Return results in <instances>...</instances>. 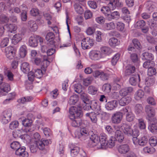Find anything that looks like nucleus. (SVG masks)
Listing matches in <instances>:
<instances>
[{"label":"nucleus","instance_id":"obj_42","mask_svg":"<svg viewBox=\"0 0 157 157\" xmlns=\"http://www.w3.org/2000/svg\"><path fill=\"white\" fill-rule=\"evenodd\" d=\"M120 17L119 13L117 11H115L112 13L111 14L108 15V19L109 20H111L112 19L117 20Z\"/></svg>","mask_w":157,"mask_h":157},{"label":"nucleus","instance_id":"obj_47","mask_svg":"<svg viewBox=\"0 0 157 157\" xmlns=\"http://www.w3.org/2000/svg\"><path fill=\"white\" fill-rule=\"evenodd\" d=\"M78 100V97L77 95H74L71 96L68 101L70 105H74Z\"/></svg>","mask_w":157,"mask_h":157},{"label":"nucleus","instance_id":"obj_29","mask_svg":"<svg viewBox=\"0 0 157 157\" xmlns=\"http://www.w3.org/2000/svg\"><path fill=\"white\" fill-rule=\"evenodd\" d=\"M155 3L151 1H148L145 4L147 10L151 12L156 9Z\"/></svg>","mask_w":157,"mask_h":157},{"label":"nucleus","instance_id":"obj_59","mask_svg":"<svg viewBox=\"0 0 157 157\" xmlns=\"http://www.w3.org/2000/svg\"><path fill=\"white\" fill-rule=\"evenodd\" d=\"M143 109V107L141 104H136L135 107V111L136 114L141 113Z\"/></svg>","mask_w":157,"mask_h":157},{"label":"nucleus","instance_id":"obj_34","mask_svg":"<svg viewBox=\"0 0 157 157\" xmlns=\"http://www.w3.org/2000/svg\"><path fill=\"white\" fill-rule=\"evenodd\" d=\"M27 53V46L25 45H22L19 49V54L21 57L24 58Z\"/></svg>","mask_w":157,"mask_h":157},{"label":"nucleus","instance_id":"obj_53","mask_svg":"<svg viewBox=\"0 0 157 157\" xmlns=\"http://www.w3.org/2000/svg\"><path fill=\"white\" fill-rule=\"evenodd\" d=\"M10 147L13 150H17L21 147L20 143L17 141H14L10 144Z\"/></svg>","mask_w":157,"mask_h":157},{"label":"nucleus","instance_id":"obj_4","mask_svg":"<svg viewBox=\"0 0 157 157\" xmlns=\"http://www.w3.org/2000/svg\"><path fill=\"white\" fill-rule=\"evenodd\" d=\"M34 144H31L30 147V151L32 153L36 152L38 148L40 150H43L45 145H47L49 143L48 140H44L43 141L38 142V143H34Z\"/></svg>","mask_w":157,"mask_h":157},{"label":"nucleus","instance_id":"obj_14","mask_svg":"<svg viewBox=\"0 0 157 157\" xmlns=\"http://www.w3.org/2000/svg\"><path fill=\"white\" fill-rule=\"evenodd\" d=\"M122 117V113L121 112H117L114 113L112 116V122L114 124L119 123L121 121Z\"/></svg>","mask_w":157,"mask_h":157},{"label":"nucleus","instance_id":"obj_33","mask_svg":"<svg viewBox=\"0 0 157 157\" xmlns=\"http://www.w3.org/2000/svg\"><path fill=\"white\" fill-rule=\"evenodd\" d=\"M123 109L124 112H128L126 117V120L128 122L132 121L135 118V116L134 114L131 112H128V110L126 108H124Z\"/></svg>","mask_w":157,"mask_h":157},{"label":"nucleus","instance_id":"obj_18","mask_svg":"<svg viewBox=\"0 0 157 157\" xmlns=\"http://www.w3.org/2000/svg\"><path fill=\"white\" fill-rule=\"evenodd\" d=\"M123 5V3L119 0H111L109 3V6L112 10H114L116 7H121Z\"/></svg>","mask_w":157,"mask_h":157},{"label":"nucleus","instance_id":"obj_21","mask_svg":"<svg viewBox=\"0 0 157 157\" xmlns=\"http://www.w3.org/2000/svg\"><path fill=\"white\" fill-rule=\"evenodd\" d=\"M28 26L32 32H35L36 31L38 28V26L35 21L30 20L28 21Z\"/></svg>","mask_w":157,"mask_h":157},{"label":"nucleus","instance_id":"obj_45","mask_svg":"<svg viewBox=\"0 0 157 157\" xmlns=\"http://www.w3.org/2000/svg\"><path fill=\"white\" fill-rule=\"evenodd\" d=\"M88 91L89 94L94 95L97 94L98 91V88L94 86H90L88 87Z\"/></svg>","mask_w":157,"mask_h":157},{"label":"nucleus","instance_id":"obj_6","mask_svg":"<svg viewBox=\"0 0 157 157\" xmlns=\"http://www.w3.org/2000/svg\"><path fill=\"white\" fill-rule=\"evenodd\" d=\"M81 47L84 49H88L90 48L94 44V40L90 37L84 38L82 40Z\"/></svg>","mask_w":157,"mask_h":157},{"label":"nucleus","instance_id":"obj_32","mask_svg":"<svg viewBox=\"0 0 157 157\" xmlns=\"http://www.w3.org/2000/svg\"><path fill=\"white\" fill-rule=\"evenodd\" d=\"M140 81V76L139 75L132 76L129 79L130 83L132 85H136Z\"/></svg>","mask_w":157,"mask_h":157},{"label":"nucleus","instance_id":"obj_12","mask_svg":"<svg viewBox=\"0 0 157 157\" xmlns=\"http://www.w3.org/2000/svg\"><path fill=\"white\" fill-rule=\"evenodd\" d=\"M90 58L94 60H98L102 58L100 51L98 50H92L89 53Z\"/></svg>","mask_w":157,"mask_h":157},{"label":"nucleus","instance_id":"obj_25","mask_svg":"<svg viewBox=\"0 0 157 157\" xmlns=\"http://www.w3.org/2000/svg\"><path fill=\"white\" fill-rule=\"evenodd\" d=\"M133 90V89L131 87L122 88L119 91V94L121 96H125L131 93Z\"/></svg>","mask_w":157,"mask_h":157},{"label":"nucleus","instance_id":"obj_50","mask_svg":"<svg viewBox=\"0 0 157 157\" xmlns=\"http://www.w3.org/2000/svg\"><path fill=\"white\" fill-rule=\"evenodd\" d=\"M150 123L148 127L149 131L152 133H156L157 132V127L155 124H153L152 121Z\"/></svg>","mask_w":157,"mask_h":157},{"label":"nucleus","instance_id":"obj_46","mask_svg":"<svg viewBox=\"0 0 157 157\" xmlns=\"http://www.w3.org/2000/svg\"><path fill=\"white\" fill-rule=\"evenodd\" d=\"M112 89V86L109 83H105L104 84L102 88V90L105 93H109Z\"/></svg>","mask_w":157,"mask_h":157},{"label":"nucleus","instance_id":"obj_16","mask_svg":"<svg viewBox=\"0 0 157 157\" xmlns=\"http://www.w3.org/2000/svg\"><path fill=\"white\" fill-rule=\"evenodd\" d=\"M15 155L18 157H28L29 154L26 151L25 147L23 146L19 149L16 150L15 152Z\"/></svg>","mask_w":157,"mask_h":157},{"label":"nucleus","instance_id":"obj_44","mask_svg":"<svg viewBox=\"0 0 157 157\" xmlns=\"http://www.w3.org/2000/svg\"><path fill=\"white\" fill-rule=\"evenodd\" d=\"M142 59L143 60H151L153 59V55L151 53L148 52H145L143 54Z\"/></svg>","mask_w":157,"mask_h":157},{"label":"nucleus","instance_id":"obj_5","mask_svg":"<svg viewBox=\"0 0 157 157\" xmlns=\"http://www.w3.org/2000/svg\"><path fill=\"white\" fill-rule=\"evenodd\" d=\"M39 41L41 45L43 41V38L37 35L31 36L29 40L28 45L33 48L36 47L38 45Z\"/></svg>","mask_w":157,"mask_h":157},{"label":"nucleus","instance_id":"obj_38","mask_svg":"<svg viewBox=\"0 0 157 157\" xmlns=\"http://www.w3.org/2000/svg\"><path fill=\"white\" fill-rule=\"evenodd\" d=\"M21 69L24 73H27L29 71V64L27 62L22 63L21 66Z\"/></svg>","mask_w":157,"mask_h":157},{"label":"nucleus","instance_id":"obj_51","mask_svg":"<svg viewBox=\"0 0 157 157\" xmlns=\"http://www.w3.org/2000/svg\"><path fill=\"white\" fill-rule=\"evenodd\" d=\"M120 56V54L119 53H117L115 54L113 57L111 63L113 65H115L117 64L118 61Z\"/></svg>","mask_w":157,"mask_h":157},{"label":"nucleus","instance_id":"obj_27","mask_svg":"<svg viewBox=\"0 0 157 157\" xmlns=\"http://www.w3.org/2000/svg\"><path fill=\"white\" fill-rule=\"evenodd\" d=\"M22 35L21 33H18L13 35L12 38V42L14 44H16L20 42L22 39Z\"/></svg>","mask_w":157,"mask_h":157},{"label":"nucleus","instance_id":"obj_49","mask_svg":"<svg viewBox=\"0 0 157 157\" xmlns=\"http://www.w3.org/2000/svg\"><path fill=\"white\" fill-rule=\"evenodd\" d=\"M112 10L109 6V3L107 6H103L101 9V12L105 16H108L110 13V10Z\"/></svg>","mask_w":157,"mask_h":157},{"label":"nucleus","instance_id":"obj_36","mask_svg":"<svg viewBox=\"0 0 157 157\" xmlns=\"http://www.w3.org/2000/svg\"><path fill=\"white\" fill-rule=\"evenodd\" d=\"M104 29L106 30L113 29L116 27V25L113 22L106 23L103 26Z\"/></svg>","mask_w":157,"mask_h":157},{"label":"nucleus","instance_id":"obj_26","mask_svg":"<svg viewBox=\"0 0 157 157\" xmlns=\"http://www.w3.org/2000/svg\"><path fill=\"white\" fill-rule=\"evenodd\" d=\"M118 102L117 100H114L108 102L105 105L106 109L109 110L113 109L117 106Z\"/></svg>","mask_w":157,"mask_h":157},{"label":"nucleus","instance_id":"obj_37","mask_svg":"<svg viewBox=\"0 0 157 157\" xmlns=\"http://www.w3.org/2000/svg\"><path fill=\"white\" fill-rule=\"evenodd\" d=\"M40 134L37 132H36L34 134L33 136L32 137V143H37L40 141H43L46 140L41 139L40 140Z\"/></svg>","mask_w":157,"mask_h":157},{"label":"nucleus","instance_id":"obj_22","mask_svg":"<svg viewBox=\"0 0 157 157\" xmlns=\"http://www.w3.org/2000/svg\"><path fill=\"white\" fill-rule=\"evenodd\" d=\"M119 152L122 154H125L129 151L130 148L127 144H122L119 146L118 148Z\"/></svg>","mask_w":157,"mask_h":157},{"label":"nucleus","instance_id":"obj_57","mask_svg":"<svg viewBox=\"0 0 157 157\" xmlns=\"http://www.w3.org/2000/svg\"><path fill=\"white\" fill-rule=\"evenodd\" d=\"M74 7L75 11L78 13L81 14L83 12V9L79 4L75 3L74 5Z\"/></svg>","mask_w":157,"mask_h":157},{"label":"nucleus","instance_id":"obj_64","mask_svg":"<svg viewBox=\"0 0 157 157\" xmlns=\"http://www.w3.org/2000/svg\"><path fill=\"white\" fill-rule=\"evenodd\" d=\"M96 39L97 41L100 42L102 40V36L103 35V33L99 31H97L96 33Z\"/></svg>","mask_w":157,"mask_h":157},{"label":"nucleus","instance_id":"obj_56","mask_svg":"<svg viewBox=\"0 0 157 157\" xmlns=\"http://www.w3.org/2000/svg\"><path fill=\"white\" fill-rule=\"evenodd\" d=\"M138 126L139 128L141 129H144L146 128V123L144 120L142 119H139L138 120Z\"/></svg>","mask_w":157,"mask_h":157},{"label":"nucleus","instance_id":"obj_15","mask_svg":"<svg viewBox=\"0 0 157 157\" xmlns=\"http://www.w3.org/2000/svg\"><path fill=\"white\" fill-rule=\"evenodd\" d=\"M100 51L102 58L107 56H109L112 52V49L110 48L107 46L101 47Z\"/></svg>","mask_w":157,"mask_h":157},{"label":"nucleus","instance_id":"obj_28","mask_svg":"<svg viewBox=\"0 0 157 157\" xmlns=\"http://www.w3.org/2000/svg\"><path fill=\"white\" fill-rule=\"evenodd\" d=\"M131 100V98L130 96L122 97L119 101V103L121 106H124L128 104Z\"/></svg>","mask_w":157,"mask_h":157},{"label":"nucleus","instance_id":"obj_54","mask_svg":"<svg viewBox=\"0 0 157 157\" xmlns=\"http://www.w3.org/2000/svg\"><path fill=\"white\" fill-rule=\"evenodd\" d=\"M74 87L75 91L78 93H81L83 89L82 85L79 83L75 84Z\"/></svg>","mask_w":157,"mask_h":157},{"label":"nucleus","instance_id":"obj_30","mask_svg":"<svg viewBox=\"0 0 157 157\" xmlns=\"http://www.w3.org/2000/svg\"><path fill=\"white\" fill-rule=\"evenodd\" d=\"M29 13L30 16L33 17L38 16L40 13L39 10L36 7H33L31 8Z\"/></svg>","mask_w":157,"mask_h":157},{"label":"nucleus","instance_id":"obj_40","mask_svg":"<svg viewBox=\"0 0 157 157\" xmlns=\"http://www.w3.org/2000/svg\"><path fill=\"white\" fill-rule=\"evenodd\" d=\"M135 67L131 65H129L126 67V70L125 72V74L126 76L129 75L134 72Z\"/></svg>","mask_w":157,"mask_h":157},{"label":"nucleus","instance_id":"obj_63","mask_svg":"<svg viewBox=\"0 0 157 157\" xmlns=\"http://www.w3.org/2000/svg\"><path fill=\"white\" fill-rule=\"evenodd\" d=\"M22 124L25 127H29L32 123V121L29 119H25L22 121Z\"/></svg>","mask_w":157,"mask_h":157},{"label":"nucleus","instance_id":"obj_60","mask_svg":"<svg viewBox=\"0 0 157 157\" xmlns=\"http://www.w3.org/2000/svg\"><path fill=\"white\" fill-rule=\"evenodd\" d=\"M149 143L152 147H155L157 144V138L156 137L151 136L149 140Z\"/></svg>","mask_w":157,"mask_h":157},{"label":"nucleus","instance_id":"obj_9","mask_svg":"<svg viewBox=\"0 0 157 157\" xmlns=\"http://www.w3.org/2000/svg\"><path fill=\"white\" fill-rule=\"evenodd\" d=\"M16 52L14 47L11 46H9L5 49V52L6 57L9 59H12L15 56Z\"/></svg>","mask_w":157,"mask_h":157},{"label":"nucleus","instance_id":"obj_13","mask_svg":"<svg viewBox=\"0 0 157 157\" xmlns=\"http://www.w3.org/2000/svg\"><path fill=\"white\" fill-rule=\"evenodd\" d=\"M120 130L121 129L124 133L128 136H132L133 130L131 128L130 126L126 124H122L120 128Z\"/></svg>","mask_w":157,"mask_h":157},{"label":"nucleus","instance_id":"obj_17","mask_svg":"<svg viewBox=\"0 0 157 157\" xmlns=\"http://www.w3.org/2000/svg\"><path fill=\"white\" fill-rule=\"evenodd\" d=\"M100 138V144L98 146V149H101L103 147H104L105 146L106 142L107 141L106 140L107 138V135L104 133H101L100 136H99Z\"/></svg>","mask_w":157,"mask_h":157},{"label":"nucleus","instance_id":"obj_35","mask_svg":"<svg viewBox=\"0 0 157 157\" xmlns=\"http://www.w3.org/2000/svg\"><path fill=\"white\" fill-rule=\"evenodd\" d=\"M109 43L111 47L113 48H114L119 45L120 42L118 40L117 38L114 37H112L109 40Z\"/></svg>","mask_w":157,"mask_h":157},{"label":"nucleus","instance_id":"obj_62","mask_svg":"<svg viewBox=\"0 0 157 157\" xmlns=\"http://www.w3.org/2000/svg\"><path fill=\"white\" fill-rule=\"evenodd\" d=\"M30 55V58L32 61L39 57L37 51L35 50H32L31 51Z\"/></svg>","mask_w":157,"mask_h":157},{"label":"nucleus","instance_id":"obj_52","mask_svg":"<svg viewBox=\"0 0 157 157\" xmlns=\"http://www.w3.org/2000/svg\"><path fill=\"white\" fill-rule=\"evenodd\" d=\"M143 152L150 154H153L155 151V149L154 147H146L143 148Z\"/></svg>","mask_w":157,"mask_h":157},{"label":"nucleus","instance_id":"obj_55","mask_svg":"<svg viewBox=\"0 0 157 157\" xmlns=\"http://www.w3.org/2000/svg\"><path fill=\"white\" fill-rule=\"evenodd\" d=\"M155 79L153 78L147 77L145 79V84L147 86L152 85L155 82Z\"/></svg>","mask_w":157,"mask_h":157},{"label":"nucleus","instance_id":"obj_39","mask_svg":"<svg viewBox=\"0 0 157 157\" xmlns=\"http://www.w3.org/2000/svg\"><path fill=\"white\" fill-rule=\"evenodd\" d=\"M33 98L31 96H27L19 98L17 102L19 103L24 104L31 101Z\"/></svg>","mask_w":157,"mask_h":157},{"label":"nucleus","instance_id":"obj_3","mask_svg":"<svg viewBox=\"0 0 157 157\" xmlns=\"http://www.w3.org/2000/svg\"><path fill=\"white\" fill-rule=\"evenodd\" d=\"M41 58L39 57L35 58L32 60L36 65L40 66L45 68L49 64L50 62L48 59V57L46 56H42Z\"/></svg>","mask_w":157,"mask_h":157},{"label":"nucleus","instance_id":"obj_2","mask_svg":"<svg viewBox=\"0 0 157 157\" xmlns=\"http://www.w3.org/2000/svg\"><path fill=\"white\" fill-rule=\"evenodd\" d=\"M105 129L107 132L110 134H113L114 132L115 136L117 140L120 142H122L124 137L123 134L120 131L119 126H116L112 128L110 126L108 125L105 127Z\"/></svg>","mask_w":157,"mask_h":157},{"label":"nucleus","instance_id":"obj_19","mask_svg":"<svg viewBox=\"0 0 157 157\" xmlns=\"http://www.w3.org/2000/svg\"><path fill=\"white\" fill-rule=\"evenodd\" d=\"M71 155L72 157L76 156L79 151V148L77 144H71L70 145Z\"/></svg>","mask_w":157,"mask_h":157},{"label":"nucleus","instance_id":"obj_10","mask_svg":"<svg viewBox=\"0 0 157 157\" xmlns=\"http://www.w3.org/2000/svg\"><path fill=\"white\" fill-rule=\"evenodd\" d=\"M75 137L81 140H84L87 138L89 135L88 130L85 128L81 129L80 132H75Z\"/></svg>","mask_w":157,"mask_h":157},{"label":"nucleus","instance_id":"obj_58","mask_svg":"<svg viewBox=\"0 0 157 157\" xmlns=\"http://www.w3.org/2000/svg\"><path fill=\"white\" fill-rule=\"evenodd\" d=\"M117 29L120 31H123L124 28V24L121 21H118L116 24Z\"/></svg>","mask_w":157,"mask_h":157},{"label":"nucleus","instance_id":"obj_31","mask_svg":"<svg viewBox=\"0 0 157 157\" xmlns=\"http://www.w3.org/2000/svg\"><path fill=\"white\" fill-rule=\"evenodd\" d=\"M86 117H90L92 122L95 124H97L98 118L97 117L96 114L94 112L90 113H87L86 114Z\"/></svg>","mask_w":157,"mask_h":157},{"label":"nucleus","instance_id":"obj_43","mask_svg":"<svg viewBox=\"0 0 157 157\" xmlns=\"http://www.w3.org/2000/svg\"><path fill=\"white\" fill-rule=\"evenodd\" d=\"M0 89L3 92H8L10 91V85L7 83L3 82L0 86Z\"/></svg>","mask_w":157,"mask_h":157},{"label":"nucleus","instance_id":"obj_23","mask_svg":"<svg viewBox=\"0 0 157 157\" xmlns=\"http://www.w3.org/2000/svg\"><path fill=\"white\" fill-rule=\"evenodd\" d=\"M115 137H114L113 136H111L109 139L108 141L106 142V146H105L104 147H103L102 149H105L107 147L112 148L115 145V142L116 141V139Z\"/></svg>","mask_w":157,"mask_h":157},{"label":"nucleus","instance_id":"obj_24","mask_svg":"<svg viewBox=\"0 0 157 157\" xmlns=\"http://www.w3.org/2000/svg\"><path fill=\"white\" fill-rule=\"evenodd\" d=\"M20 8L22 9L21 17V20L23 21H26L27 19V6L25 4H23L20 6Z\"/></svg>","mask_w":157,"mask_h":157},{"label":"nucleus","instance_id":"obj_41","mask_svg":"<svg viewBox=\"0 0 157 157\" xmlns=\"http://www.w3.org/2000/svg\"><path fill=\"white\" fill-rule=\"evenodd\" d=\"M144 95V91L141 90H139L135 93L134 98L136 100H139L142 98Z\"/></svg>","mask_w":157,"mask_h":157},{"label":"nucleus","instance_id":"obj_8","mask_svg":"<svg viewBox=\"0 0 157 157\" xmlns=\"http://www.w3.org/2000/svg\"><path fill=\"white\" fill-rule=\"evenodd\" d=\"M90 140L89 143V146L90 147H95L98 148V146L100 144V138L99 136L96 134L92 135L90 137Z\"/></svg>","mask_w":157,"mask_h":157},{"label":"nucleus","instance_id":"obj_61","mask_svg":"<svg viewBox=\"0 0 157 157\" xmlns=\"http://www.w3.org/2000/svg\"><path fill=\"white\" fill-rule=\"evenodd\" d=\"M95 21L97 23L102 24L105 22V19L103 16H99L95 18Z\"/></svg>","mask_w":157,"mask_h":157},{"label":"nucleus","instance_id":"obj_1","mask_svg":"<svg viewBox=\"0 0 157 157\" xmlns=\"http://www.w3.org/2000/svg\"><path fill=\"white\" fill-rule=\"evenodd\" d=\"M69 117L72 120L71 125L74 127H78L82 124L80 117L82 116L81 108L80 107L72 106L69 109Z\"/></svg>","mask_w":157,"mask_h":157},{"label":"nucleus","instance_id":"obj_48","mask_svg":"<svg viewBox=\"0 0 157 157\" xmlns=\"http://www.w3.org/2000/svg\"><path fill=\"white\" fill-rule=\"evenodd\" d=\"M6 26L7 31L11 33L15 31L17 29V26L14 24H7Z\"/></svg>","mask_w":157,"mask_h":157},{"label":"nucleus","instance_id":"obj_7","mask_svg":"<svg viewBox=\"0 0 157 157\" xmlns=\"http://www.w3.org/2000/svg\"><path fill=\"white\" fill-rule=\"evenodd\" d=\"M43 73L42 70L40 69H35L34 71H31L28 74L29 80L31 81H33L34 78H40L43 76Z\"/></svg>","mask_w":157,"mask_h":157},{"label":"nucleus","instance_id":"obj_20","mask_svg":"<svg viewBox=\"0 0 157 157\" xmlns=\"http://www.w3.org/2000/svg\"><path fill=\"white\" fill-rule=\"evenodd\" d=\"M55 38V35L52 32H49L48 33L46 36V39L49 41V45H51V47H54L55 46V42L54 41Z\"/></svg>","mask_w":157,"mask_h":157},{"label":"nucleus","instance_id":"obj_11","mask_svg":"<svg viewBox=\"0 0 157 157\" xmlns=\"http://www.w3.org/2000/svg\"><path fill=\"white\" fill-rule=\"evenodd\" d=\"M146 112L148 119L150 121H153L154 123L156 122V120L155 118L154 117L155 114V111L154 109L149 107H146Z\"/></svg>","mask_w":157,"mask_h":157}]
</instances>
